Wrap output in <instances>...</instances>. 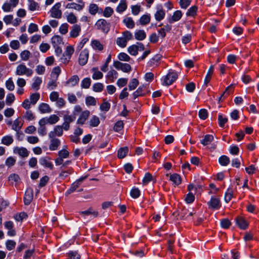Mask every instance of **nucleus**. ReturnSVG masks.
<instances>
[{"instance_id": "obj_18", "label": "nucleus", "mask_w": 259, "mask_h": 259, "mask_svg": "<svg viewBox=\"0 0 259 259\" xmlns=\"http://www.w3.org/2000/svg\"><path fill=\"white\" fill-rule=\"evenodd\" d=\"M38 109L42 113H50L52 111V109L50 106L45 103H41L39 105Z\"/></svg>"}, {"instance_id": "obj_15", "label": "nucleus", "mask_w": 259, "mask_h": 259, "mask_svg": "<svg viewBox=\"0 0 259 259\" xmlns=\"http://www.w3.org/2000/svg\"><path fill=\"white\" fill-rule=\"evenodd\" d=\"M90 115V111L88 110L84 111L81 113L78 118L77 123L78 124H83Z\"/></svg>"}, {"instance_id": "obj_35", "label": "nucleus", "mask_w": 259, "mask_h": 259, "mask_svg": "<svg viewBox=\"0 0 259 259\" xmlns=\"http://www.w3.org/2000/svg\"><path fill=\"white\" fill-rule=\"evenodd\" d=\"M99 10V7L97 5L95 4H91L89 7V13L92 15H96Z\"/></svg>"}, {"instance_id": "obj_27", "label": "nucleus", "mask_w": 259, "mask_h": 259, "mask_svg": "<svg viewBox=\"0 0 259 259\" xmlns=\"http://www.w3.org/2000/svg\"><path fill=\"white\" fill-rule=\"evenodd\" d=\"M118 73L114 70H110L107 75V78L110 80L111 82H113L117 77Z\"/></svg>"}, {"instance_id": "obj_51", "label": "nucleus", "mask_w": 259, "mask_h": 259, "mask_svg": "<svg viewBox=\"0 0 259 259\" xmlns=\"http://www.w3.org/2000/svg\"><path fill=\"white\" fill-rule=\"evenodd\" d=\"M128 52L133 56H136L138 54V51L136 45L130 46L127 49Z\"/></svg>"}, {"instance_id": "obj_44", "label": "nucleus", "mask_w": 259, "mask_h": 259, "mask_svg": "<svg viewBox=\"0 0 259 259\" xmlns=\"http://www.w3.org/2000/svg\"><path fill=\"white\" fill-rule=\"evenodd\" d=\"M139 84V81L136 78H133L128 84V89L130 91L135 90Z\"/></svg>"}, {"instance_id": "obj_20", "label": "nucleus", "mask_w": 259, "mask_h": 259, "mask_svg": "<svg viewBox=\"0 0 259 259\" xmlns=\"http://www.w3.org/2000/svg\"><path fill=\"white\" fill-rule=\"evenodd\" d=\"M169 179L175 185H179L181 183V178L177 174L171 175L169 177Z\"/></svg>"}, {"instance_id": "obj_54", "label": "nucleus", "mask_w": 259, "mask_h": 259, "mask_svg": "<svg viewBox=\"0 0 259 259\" xmlns=\"http://www.w3.org/2000/svg\"><path fill=\"white\" fill-rule=\"evenodd\" d=\"M104 85L102 83L98 82L95 83L93 86V90L96 92H100L103 91Z\"/></svg>"}, {"instance_id": "obj_28", "label": "nucleus", "mask_w": 259, "mask_h": 259, "mask_svg": "<svg viewBox=\"0 0 259 259\" xmlns=\"http://www.w3.org/2000/svg\"><path fill=\"white\" fill-rule=\"evenodd\" d=\"M79 213L83 215H93L94 217H96L98 215V211L94 210L92 208H90L88 210L80 211Z\"/></svg>"}, {"instance_id": "obj_21", "label": "nucleus", "mask_w": 259, "mask_h": 259, "mask_svg": "<svg viewBox=\"0 0 259 259\" xmlns=\"http://www.w3.org/2000/svg\"><path fill=\"white\" fill-rule=\"evenodd\" d=\"M92 71L93 73L92 78L95 80L101 79L103 76V73L97 68H93Z\"/></svg>"}, {"instance_id": "obj_17", "label": "nucleus", "mask_w": 259, "mask_h": 259, "mask_svg": "<svg viewBox=\"0 0 259 259\" xmlns=\"http://www.w3.org/2000/svg\"><path fill=\"white\" fill-rule=\"evenodd\" d=\"M182 16V13L181 11H175L172 17L170 18L168 20L169 23H172L174 22L179 21Z\"/></svg>"}, {"instance_id": "obj_1", "label": "nucleus", "mask_w": 259, "mask_h": 259, "mask_svg": "<svg viewBox=\"0 0 259 259\" xmlns=\"http://www.w3.org/2000/svg\"><path fill=\"white\" fill-rule=\"evenodd\" d=\"M33 70L28 68L24 63L19 64L16 68L15 74L18 76H30L32 75Z\"/></svg>"}, {"instance_id": "obj_24", "label": "nucleus", "mask_w": 259, "mask_h": 259, "mask_svg": "<svg viewBox=\"0 0 259 259\" xmlns=\"http://www.w3.org/2000/svg\"><path fill=\"white\" fill-rule=\"evenodd\" d=\"M28 8L30 11H34L38 10L39 6L38 4L34 1V0H28Z\"/></svg>"}, {"instance_id": "obj_25", "label": "nucleus", "mask_w": 259, "mask_h": 259, "mask_svg": "<svg viewBox=\"0 0 259 259\" xmlns=\"http://www.w3.org/2000/svg\"><path fill=\"white\" fill-rule=\"evenodd\" d=\"M91 45L94 49L99 51L103 50L104 48L103 45L98 40H92Z\"/></svg>"}, {"instance_id": "obj_57", "label": "nucleus", "mask_w": 259, "mask_h": 259, "mask_svg": "<svg viewBox=\"0 0 259 259\" xmlns=\"http://www.w3.org/2000/svg\"><path fill=\"white\" fill-rule=\"evenodd\" d=\"M79 186L75 182H74L71 187L66 191L65 195L68 196L71 193L73 192Z\"/></svg>"}, {"instance_id": "obj_40", "label": "nucleus", "mask_w": 259, "mask_h": 259, "mask_svg": "<svg viewBox=\"0 0 259 259\" xmlns=\"http://www.w3.org/2000/svg\"><path fill=\"white\" fill-rule=\"evenodd\" d=\"M116 44L121 48H124L127 45V41L123 37H117L116 40Z\"/></svg>"}, {"instance_id": "obj_63", "label": "nucleus", "mask_w": 259, "mask_h": 259, "mask_svg": "<svg viewBox=\"0 0 259 259\" xmlns=\"http://www.w3.org/2000/svg\"><path fill=\"white\" fill-rule=\"evenodd\" d=\"M131 196L134 198H137L139 197L140 191L138 188H133L130 193Z\"/></svg>"}, {"instance_id": "obj_43", "label": "nucleus", "mask_w": 259, "mask_h": 259, "mask_svg": "<svg viewBox=\"0 0 259 259\" xmlns=\"http://www.w3.org/2000/svg\"><path fill=\"white\" fill-rule=\"evenodd\" d=\"M13 142V139L12 136H7L2 139V143L6 145H10Z\"/></svg>"}, {"instance_id": "obj_62", "label": "nucleus", "mask_w": 259, "mask_h": 259, "mask_svg": "<svg viewBox=\"0 0 259 259\" xmlns=\"http://www.w3.org/2000/svg\"><path fill=\"white\" fill-rule=\"evenodd\" d=\"M74 51V48L71 46H67L64 54L71 58Z\"/></svg>"}, {"instance_id": "obj_34", "label": "nucleus", "mask_w": 259, "mask_h": 259, "mask_svg": "<svg viewBox=\"0 0 259 259\" xmlns=\"http://www.w3.org/2000/svg\"><path fill=\"white\" fill-rule=\"evenodd\" d=\"M33 79L34 82L32 84V88L35 90H38L39 89L40 84L42 82V80L39 77H35Z\"/></svg>"}, {"instance_id": "obj_2", "label": "nucleus", "mask_w": 259, "mask_h": 259, "mask_svg": "<svg viewBox=\"0 0 259 259\" xmlns=\"http://www.w3.org/2000/svg\"><path fill=\"white\" fill-rule=\"evenodd\" d=\"M178 77V73L172 70H169L168 74L164 76L162 84L163 85H170L175 82Z\"/></svg>"}, {"instance_id": "obj_45", "label": "nucleus", "mask_w": 259, "mask_h": 259, "mask_svg": "<svg viewBox=\"0 0 259 259\" xmlns=\"http://www.w3.org/2000/svg\"><path fill=\"white\" fill-rule=\"evenodd\" d=\"M40 97L39 94L38 93H33L30 95V102L33 105H34L36 103L37 101L39 100Z\"/></svg>"}, {"instance_id": "obj_22", "label": "nucleus", "mask_w": 259, "mask_h": 259, "mask_svg": "<svg viewBox=\"0 0 259 259\" xmlns=\"http://www.w3.org/2000/svg\"><path fill=\"white\" fill-rule=\"evenodd\" d=\"M128 152V148L127 147L120 148L117 152V157L119 158H124Z\"/></svg>"}, {"instance_id": "obj_8", "label": "nucleus", "mask_w": 259, "mask_h": 259, "mask_svg": "<svg viewBox=\"0 0 259 259\" xmlns=\"http://www.w3.org/2000/svg\"><path fill=\"white\" fill-rule=\"evenodd\" d=\"M64 122L62 124L63 128L65 131H68L70 127V123L75 119L74 116L65 115L63 117Z\"/></svg>"}, {"instance_id": "obj_60", "label": "nucleus", "mask_w": 259, "mask_h": 259, "mask_svg": "<svg viewBox=\"0 0 259 259\" xmlns=\"http://www.w3.org/2000/svg\"><path fill=\"white\" fill-rule=\"evenodd\" d=\"M69 152L66 149H63L59 151L58 156L59 157L65 159L68 157Z\"/></svg>"}, {"instance_id": "obj_19", "label": "nucleus", "mask_w": 259, "mask_h": 259, "mask_svg": "<svg viewBox=\"0 0 259 259\" xmlns=\"http://www.w3.org/2000/svg\"><path fill=\"white\" fill-rule=\"evenodd\" d=\"M39 162L41 165L46 167L49 168L51 169H53L54 168V166L52 163L49 160L48 158L46 157L40 158L39 160Z\"/></svg>"}, {"instance_id": "obj_3", "label": "nucleus", "mask_w": 259, "mask_h": 259, "mask_svg": "<svg viewBox=\"0 0 259 259\" xmlns=\"http://www.w3.org/2000/svg\"><path fill=\"white\" fill-rule=\"evenodd\" d=\"M95 26L97 29L101 30L105 33H108L110 30V24L103 19L98 20L95 24Z\"/></svg>"}, {"instance_id": "obj_48", "label": "nucleus", "mask_w": 259, "mask_h": 259, "mask_svg": "<svg viewBox=\"0 0 259 259\" xmlns=\"http://www.w3.org/2000/svg\"><path fill=\"white\" fill-rule=\"evenodd\" d=\"M47 118L48 123H50V124H54L57 123L59 120V117L55 114L51 115Z\"/></svg>"}, {"instance_id": "obj_55", "label": "nucleus", "mask_w": 259, "mask_h": 259, "mask_svg": "<svg viewBox=\"0 0 259 259\" xmlns=\"http://www.w3.org/2000/svg\"><path fill=\"white\" fill-rule=\"evenodd\" d=\"M16 244V242L11 240H7L6 243V247L9 250L13 249L15 248Z\"/></svg>"}, {"instance_id": "obj_39", "label": "nucleus", "mask_w": 259, "mask_h": 259, "mask_svg": "<svg viewBox=\"0 0 259 259\" xmlns=\"http://www.w3.org/2000/svg\"><path fill=\"white\" fill-rule=\"evenodd\" d=\"M233 190L232 188H228L225 195V201L228 203L233 197Z\"/></svg>"}, {"instance_id": "obj_50", "label": "nucleus", "mask_w": 259, "mask_h": 259, "mask_svg": "<svg viewBox=\"0 0 259 259\" xmlns=\"http://www.w3.org/2000/svg\"><path fill=\"white\" fill-rule=\"evenodd\" d=\"M164 16L165 13L162 10L157 11L155 14V18L157 21H160L163 19L164 17Z\"/></svg>"}, {"instance_id": "obj_10", "label": "nucleus", "mask_w": 259, "mask_h": 259, "mask_svg": "<svg viewBox=\"0 0 259 259\" xmlns=\"http://www.w3.org/2000/svg\"><path fill=\"white\" fill-rule=\"evenodd\" d=\"M79 3L80 4H76L75 3H69L66 6V8L75 10L77 11H80L84 7V3L82 2H79Z\"/></svg>"}, {"instance_id": "obj_53", "label": "nucleus", "mask_w": 259, "mask_h": 259, "mask_svg": "<svg viewBox=\"0 0 259 259\" xmlns=\"http://www.w3.org/2000/svg\"><path fill=\"white\" fill-rule=\"evenodd\" d=\"M6 87L8 90L12 91L15 89V84L11 78H10L6 82Z\"/></svg>"}, {"instance_id": "obj_52", "label": "nucleus", "mask_w": 259, "mask_h": 259, "mask_svg": "<svg viewBox=\"0 0 259 259\" xmlns=\"http://www.w3.org/2000/svg\"><path fill=\"white\" fill-rule=\"evenodd\" d=\"M91 80L90 78H85L81 81V86L82 88L88 89L91 85Z\"/></svg>"}, {"instance_id": "obj_26", "label": "nucleus", "mask_w": 259, "mask_h": 259, "mask_svg": "<svg viewBox=\"0 0 259 259\" xmlns=\"http://www.w3.org/2000/svg\"><path fill=\"white\" fill-rule=\"evenodd\" d=\"M23 125V123L19 120V118H17L14 121L12 125V129L16 132H19L21 128Z\"/></svg>"}, {"instance_id": "obj_61", "label": "nucleus", "mask_w": 259, "mask_h": 259, "mask_svg": "<svg viewBox=\"0 0 259 259\" xmlns=\"http://www.w3.org/2000/svg\"><path fill=\"white\" fill-rule=\"evenodd\" d=\"M69 259H80V256L76 251H71L68 253Z\"/></svg>"}, {"instance_id": "obj_9", "label": "nucleus", "mask_w": 259, "mask_h": 259, "mask_svg": "<svg viewBox=\"0 0 259 259\" xmlns=\"http://www.w3.org/2000/svg\"><path fill=\"white\" fill-rule=\"evenodd\" d=\"M89 58V51L85 49L83 50L80 54L78 62L80 65L83 66L88 62Z\"/></svg>"}, {"instance_id": "obj_12", "label": "nucleus", "mask_w": 259, "mask_h": 259, "mask_svg": "<svg viewBox=\"0 0 259 259\" xmlns=\"http://www.w3.org/2000/svg\"><path fill=\"white\" fill-rule=\"evenodd\" d=\"M51 139L49 149L50 150H56L60 145V141L56 138H50Z\"/></svg>"}, {"instance_id": "obj_47", "label": "nucleus", "mask_w": 259, "mask_h": 259, "mask_svg": "<svg viewBox=\"0 0 259 259\" xmlns=\"http://www.w3.org/2000/svg\"><path fill=\"white\" fill-rule=\"evenodd\" d=\"M67 20L71 24H75L77 22V19L73 13H70L67 16Z\"/></svg>"}, {"instance_id": "obj_36", "label": "nucleus", "mask_w": 259, "mask_h": 259, "mask_svg": "<svg viewBox=\"0 0 259 259\" xmlns=\"http://www.w3.org/2000/svg\"><path fill=\"white\" fill-rule=\"evenodd\" d=\"M219 162L223 166H226L229 163L230 159L228 156L223 155L219 158Z\"/></svg>"}, {"instance_id": "obj_7", "label": "nucleus", "mask_w": 259, "mask_h": 259, "mask_svg": "<svg viewBox=\"0 0 259 259\" xmlns=\"http://www.w3.org/2000/svg\"><path fill=\"white\" fill-rule=\"evenodd\" d=\"M33 198V189L31 188H28L27 189L24 197V204L26 205H29Z\"/></svg>"}, {"instance_id": "obj_37", "label": "nucleus", "mask_w": 259, "mask_h": 259, "mask_svg": "<svg viewBox=\"0 0 259 259\" xmlns=\"http://www.w3.org/2000/svg\"><path fill=\"white\" fill-rule=\"evenodd\" d=\"M90 125L92 127H97L100 123V119L98 117L93 116L89 121Z\"/></svg>"}, {"instance_id": "obj_5", "label": "nucleus", "mask_w": 259, "mask_h": 259, "mask_svg": "<svg viewBox=\"0 0 259 259\" xmlns=\"http://www.w3.org/2000/svg\"><path fill=\"white\" fill-rule=\"evenodd\" d=\"M208 208L212 209H218L221 206L220 199L215 197H212L209 201L207 202Z\"/></svg>"}, {"instance_id": "obj_59", "label": "nucleus", "mask_w": 259, "mask_h": 259, "mask_svg": "<svg viewBox=\"0 0 259 259\" xmlns=\"http://www.w3.org/2000/svg\"><path fill=\"white\" fill-rule=\"evenodd\" d=\"M15 100V96L12 93L7 95L6 102L8 105H10Z\"/></svg>"}, {"instance_id": "obj_56", "label": "nucleus", "mask_w": 259, "mask_h": 259, "mask_svg": "<svg viewBox=\"0 0 259 259\" xmlns=\"http://www.w3.org/2000/svg\"><path fill=\"white\" fill-rule=\"evenodd\" d=\"M118 58L120 61H130L131 58L130 57L125 53H121L118 55Z\"/></svg>"}, {"instance_id": "obj_30", "label": "nucleus", "mask_w": 259, "mask_h": 259, "mask_svg": "<svg viewBox=\"0 0 259 259\" xmlns=\"http://www.w3.org/2000/svg\"><path fill=\"white\" fill-rule=\"evenodd\" d=\"M146 34L144 30H139L135 33V37L136 39L142 40L146 38Z\"/></svg>"}, {"instance_id": "obj_41", "label": "nucleus", "mask_w": 259, "mask_h": 259, "mask_svg": "<svg viewBox=\"0 0 259 259\" xmlns=\"http://www.w3.org/2000/svg\"><path fill=\"white\" fill-rule=\"evenodd\" d=\"M123 23L129 28H133L135 26V23L132 18L130 17L125 18L123 20Z\"/></svg>"}, {"instance_id": "obj_4", "label": "nucleus", "mask_w": 259, "mask_h": 259, "mask_svg": "<svg viewBox=\"0 0 259 259\" xmlns=\"http://www.w3.org/2000/svg\"><path fill=\"white\" fill-rule=\"evenodd\" d=\"M61 4L58 3L56 4L51 10V16L53 18L59 19L61 18L62 12L60 9Z\"/></svg>"}, {"instance_id": "obj_11", "label": "nucleus", "mask_w": 259, "mask_h": 259, "mask_svg": "<svg viewBox=\"0 0 259 259\" xmlns=\"http://www.w3.org/2000/svg\"><path fill=\"white\" fill-rule=\"evenodd\" d=\"M14 152L23 158L27 157L29 155V151L24 147H16L14 149Z\"/></svg>"}, {"instance_id": "obj_13", "label": "nucleus", "mask_w": 259, "mask_h": 259, "mask_svg": "<svg viewBox=\"0 0 259 259\" xmlns=\"http://www.w3.org/2000/svg\"><path fill=\"white\" fill-rule=\"evenodd\" d=\"M81 31V27L78 24H74L72 26L70 31V36L73 38L77 37Z\"/></svg>"}, {"instance_id": "obj_64", "label": "nucleus", "mask_w": 259, "mask_h": 259, "mask_svg": "<svg viewBox=\"0 0 259 259\" xmlns=\"http://www.w3.org/2000/svg\"><path fill=\"white\" fill-rule=\"evenodd\" d=\"M52 42L53 44L59 45L62 43V38L58 35H55L52 37Z\"/></svg>"}, {"instance_id": "obj_14", "label": "nucleus", "mask_w": 259, "mask_h": 259, "mask_svg": "<svg viewBox=\"0 0 259 259\" xmlns=\"http://www.w3.org/2000/svg\"><path fill=\"white\" fill-rule=\"evenodd\" d=\"M79 80L78 76L77 75H74L65 82V85L69 87H74L78 83Z\"/></svg>"}, {"instance_id": "obj_49", "label": "nucleus", "mask_w": 259, "mask_h": 259, "mask_svg": "<svg viewBox=\"0 0 259 259\" xmlns=\"http://www.w3.org/2000/svg\"><path fill=\"white\" fill-rule=\"evenodd\" d=\"M85 102L88 106H95L96 105V99L92 96L87 97L85 99Z\"/></svg>"}, {"instance_id": "obj_46", "label": "nucleus", "mask_w": 259, "mask_h": 259, "mask_svg": "<svg viewBox=\"0 0 259 259\" xmlns=\"http://www.w3.org/2000/svg\"><path fill=\"white\" fill-rule=\"evenodd\" d=\"M31 53L28 50H24L20 54V57L23 61H27L30 57Z\"/></svg>"}, {"instance_id": "obj_29", "label": "nucleus", "mask_w": 259, "mask_h": 259, "mask_svg": "<svg viewBox=\"0 0 259 259\" xmlns=\"http://www.w3.org/2000/svg\"><path fill=\"white\" fill-rule=\"evenodd\" d=\"M213 69L214 67L213 65H211L210 66L208 72L207 73V74L205 76V79H204V84L207 85L208 83L209 82L210 78L211 77V75L213 74Z\"/></svg>"}, {"instance_id": "obj_32", "label": "nucleus", "mask_w": 259, "mask_h": 259, "mask_svg": "<svg viewBox=\"0 0 259 259\" xmlns=\"http://www.w3.org/2000/svg\"><path fill=\"white\" fill-rule=\"evenodd\" d=\"M126 8L127 5L125 0H121L116 8V11L119 13H122L124 11Z\"/></svg>"}, {"instance_id": "obj_31", "label": "nucleus", "mask_w": 259, "mask_h": 259, "mask_svg": "<svg viewBox=\"0 0 259 259\" xmlns=\"http://www.w3.org/2000/svg\"><path fill=\"white\" fill-rule=\"evenodd\" d=\"M155 179L153 178L152 175L149 172L145 174V176L143 179V184L144 185H147L151 181L155 182Z\"/></svg>"}, {"instance_id": "obj_33", "label": "nucleus", "mask_w": 259, "mask_h": 259, "mask_svg": "<svg viewBox=\"0 0 259 259\" xmlns=\"http://www.w3.org/2000/svg\"><path fill=\"white\" fill-rule=\"evenodd\" d=\"M161 56L159 54L155 55L152 58H151L148 62V64L150 66H153L155 65H157V63L160 60Z\"/></svg>"}, {"instance_id": "obj_23", "label": "nucleus", "mask_w": 259, "mask_h": 259, "mask_svg": "<svg viewBox=\"0 0 259 259\" xmlns=\"http://www.w3.org/2000/svg\"><path fill=\"white\" fill-rule=\"evenodd\" d=\"M213 136L211 135H206L204 138L200 140V143L204 146L210 144L213 140Z\"/></svg>"}, {"instance_id": "obj_6", "label": "nucleus", "mask_w": 259, "mask_h": 259, "mask_svg": "<svg viewBox=\"0 0 259 259\" xmlns=\"http://www.w3.org/2000/svg\"><path fill=\"white\" fill-rule=\"evenodd\" d=\"M63 127L62 125H57L55 126L53 131L49 133V138H56L57 136L61 137L63 134Z\"/></svg>"}, {"instance_id": "obj_38", "label": "nucleus", "mask_w": 259, "mask_h": 259, "mask_svg": "<svg viewBox=\"0 0 259 259\" xmlns=\"http://www.w3.org/2000/svg\"><path fill=\"white\" fill-rule=\"evenodd\" d=\"M140 23L142 25L148 24L150 21V16L149 15H143L139 20Z\"/></svg>"}, {"instance_id": "obj_42", "label": "nucleus", "mask_w": 259, "mask_h": 259, "mask_svg": "<svg viewBox=\"0 0 259 259\" xmlns=\"http://www.w3.org/2000/svg\"><path fill=\"white\" fill-rule=\"evenodd\" d=\"M60 170L61 172L59 174V177L62 179L67 178L72 172V169L71 168H69L67 170H65L64 169H60Z\"/></svg>"}, {"instance_id": "obj_16", "label": "nucleus", "mask_w": 259, "mask_h": 259, "mask_svg": "<svg viewBox=\"0 0 259 259\" xmlns=\"http://www.w3.org/2000/svg\"><path fill=\"white\" fill-rule=\"evenodd\" d=\"M236 222L239 227L242 229H245L248 227V223L241 217H238L236 219Z\"/></svg>"}, {"instance_id": "obj_58", "label": "nucleus", "mask_w": 259, "mask_h": 259, "mask_svg": "<svg viewBox=\"0 0 259 259\" xmlns=\"http://www.w3.org/2000/svg\"><path fill=\"white\" fill-rule=\"evenodd\" d=\"M218 120L219 125L223 127L224 126L225 124L227 122L228 119L227 118L224 117L222 115H219L218 116Z\"/></svg>"}]
</instances>
